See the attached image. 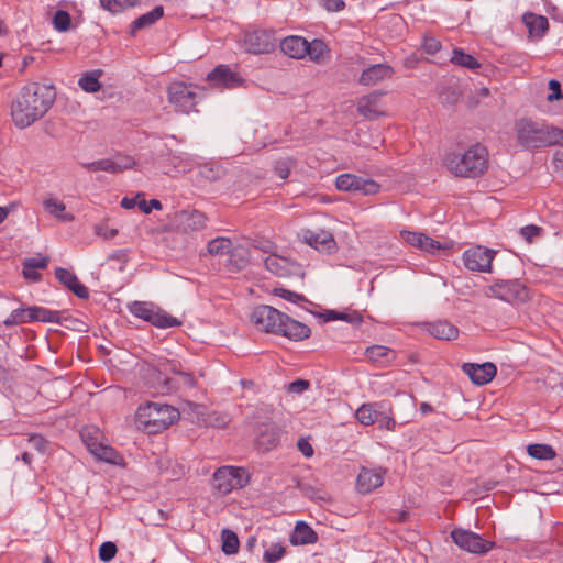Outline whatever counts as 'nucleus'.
Segmentation results:
<instances>
[{
	"label": "nucleus",
	"mask_w": 563,
	"mask_h": 563,
	"mask_svg": "<svg viewBox=\"0 0 563 563\" xmlns=\"http://www.w3.org/2000/svg\"><path fill=\"white\" fill-rule=\"evenodd\" d=\"M55 100L54 90L46 85L31 82L24 86L11 104V117L19 129L40 120Z\"/></svg>",
	"instance_id": "f257e3e1"
},
{
	"label": "nucleus",
	"mask_w": 563,
	"mask_h": 563,
	"mask_svg": "<svg viewBox=\"0 0 563 563\" xmlns=\"http://www.w3.org/2000/svg\"><path fill=\"white\" fill-rule=\"evenodd\" d=\"M251 320L258 330L283 335L294 341L307 339L311 334L307 324L266 305L256 307L251 314Z\"/></svg>",
	"instance_id": "f03ea898"
},
{
	"label": "nucleus",
	"mask_w": 563,
	"mask_h": 563,
	"mask_svg": "<svg viewBox=\"0 0 563 563\" xmlns=\"http://www.w3.org/2000/svg\"><path fill=\"white\" fill-rule=\"evenodd\" d=\"M517 142L527 150H537L563 142V130L543 120L520 118L514 125Z\"/></svg>",
	"instance_id": "7ed1b4c3"
},
{
	"label": "nucleus",
	"mask_w": 563,
	"mask_h": 563,
	"mask_svg": "<svg viewBox=\"0 0 563 563\" xmlns=\"http://www.w3.org/2000/svg\"><path fill=\"white\" fill-rule=\"evenodd\" d=\"M444 164L456 176L474 178L487 169L488 152L485 146L475 144L462 153L448 154Z\"/></svg>",
	"instance_id": "20e7f679"
},
{
	"label": "nucleus",
	"mask_w": 563,
	"mask_h": 563,
	"mask_svg": "<svg viewBox=\"0 0 563 563\" xmlns=\"http://www.w3.org/2000/svg\"><path fill=\"white\" fill-rule=\"evenodd\" d=\"M179 411L167 404L147 402L137 408L136 423L147 433H158L178 421Z\"/></svg>",
	"instance_id": "39448f33"
},
{
	"label": "nucleus",
	"mask_w": 563,
	"mask_h": 563,
	"mask_svg": "<svg viewBox=\"0 0 563 563\" xmlns=\"http://www.w3.org/2000/svg\"><path fill=\"white\" fill-rule=\"evenodd\" d=\"M168 102L176 112L189 114L197 111L203 89L184 81H173L167 88Z\"/></svg>",
	"instance_id": "423d86ee"
},
{
	"label": "nucleus",
	"mask_w": 563,
	"mask_h": 563,
	"mask_svg": "<svg viewBox=\"0 0 563 563\" xmlns=\"http://www.w3.org/2000/svg\"><path fill=\"white\" fill-rule=\"evenodd\" d=\"M249 474L243 467L221 466L212 476V486L220 495H228L234 489H240L249 484Z\"/></svg>",
	"instance_id": "0eeeda50"
},
{
	"label": "nucleus",
	"mask_w": 563,
	"mask_h": 563,
	"mask_svg": "<svg viewBox=\"0 0 563 563\" xmlns=\"http://www.w3.org/2000/svg\"><path fill=\"white\" fill-rule=\"evenodd\" d=\"M80 437L96 459L111 464L119 463L121 456L112 446L102 441L103 435L98 428L86 427L80 431Z\"/></svg>",
	"instance_id": "6e6552de"
},
{
	"label": "nucleus",
	"mask_w": 563,
	"mask_h": 563,
	"mask_svg": "<svg viewBox=\"0 0 563 563\" xmlns=\"http://www.w3.org/2000/svg\"><path fill=\"white\" fill-rule=\"evenodd\" d=\"M128 308L134 317L147 321L161 329L172 328L179 324V321L175 317L150 302L134 301L130 303Z\"/></svg>",
	"instance_id": "1a4fd4ad"
},
{
	"label": "nucleus",
	"mask_w": 563,
	"mask_h": 563,
	"mask_svg": "<svg viewBox=\"0 0 563 563\" xmlns=\"http://www.w3.org/2000/svg\"><path fill=\"white\" fill-rule=\"evenodd\" d=\"M451 538L461 550L478 555L488 553L495 545L478 533L462 528L453 529Z\"/></svg>",
	"instance_id": "9d476101"
},
{
	"label": "nucleus",
	"mask_w": 563,
	"mask_h": 563,
	"mask_svg": "<svg viewBox=\"0 0 563 563\" xmlns=\"http://www.w3.org/2000/svg\"><path fill=\"white\" fill-rule=\"evenodd\" d=\"M489 295L508 303L529 299L528 288L519 280H498L488 288Z\"/></svg>",
	"instance_id": "9b49d317"
},
{
	"label": "nucleus",
	"mask_w": 563,
	"mask_h": 563,
	"mask_svg": "<svg viewBox=\"0 0 563 563\" xmlns=\"http://www.w3.org/2000/svg\"><path fill=\"white\" fill-rule=\"evenodd\" d=\"M335 186L341 191H349L364 196H373L378 194L380 190V185L374 179L349 173L339 175L335 180Z\"/></svg>",
	"instance_id": "f8f14e48"
},
{
	"label": "nucleus",
	"mask_w": 563,
	"mask_h": 563,
	"mask_svg": "<svg viewBox=\"0 0 563 563\" xmlns=\"http://www.w3.org/2000/svg\"><path fill=\"white\" fill-rule=\"evenodd\" d=\"M495 254L496 251L493 249L475 245L464 251L462 261L468 271L490 273Z\"/></svg>",
	"instance_id": "ddd939ff"
},
{
	"label": "nucleus",
	"mask_w": 563,
	"mask_h": 563,
	"mask_svg": "<svg viewBox=\"0 0 563 563\" xmlns=\"http://www.w3.org/2000/svg\"><path fill=\"white\" fill-rule=\"evenodd\" d=\"M243 44L249 53L268 54L275 49L277 40L272 31L254 30L244 34Z\"/></svg>",
	"instance_id": "4468645a"
},
{
	"label": "nucleus",
	"mask_w": 563,
	"mask_h": 563,
	"mask_svg": "<svg viewBox=\"0 0 563 563\" xmlns=\"http://www.w3.org/2000/svg\"><path fill=\"white\" fill-rule=\"evenodd\" d=\"M264 263L266 269L278 277L296 276L302 278L305 275L301 265L284 256L271 254Z\"/></svg>",
	"instance_id": "2eb2a0df"
},
{
	"label": "nucleus",
	"mask_w": 563,
	"mask_h": 563,
	"mask_svg": "<svg viewBox=\"0 0 563 563\" xmlns=\"http://www.w3.org/2000/svg\"><path fill=\"white\" fill-rule=\"evenodd\" d=\"M135 165V161L130 156H117L114 158H103L84 164L89 172H107L111 174L121 173Z\"/></svg>",
	"instance_id": "dca6fc26"
},
{
	"label": "nucleus",
	"mask_w": 563,
	"mask_h": 563,
	"mask_svg": "<svg viewBox=\"0 0 563 563\" xmlns=\"http://www.w3.org/2000/svg\"><path fill=\"white\" fill-rule=\"evenodd\" d=\"M302 238L307 244L314 247L319 252L332 254L336 250V242L331 232L325 230H305Z\"/></svg>",
	"instance_id": "f3484780"
},
{
	"label": "nucleus",
	"mask_w": 563,
	"mask_h": 563,
	"mask_svg": "<svg viewBox=\"0 0 563 563\" xmlns=\"http://www.w3.org/2000/svg\"><path fill=\"white\" fill-rule=\"evenodd\" d=\"M462 369L470 379L478 386L488 384L495 377L497 372L495 364L490 362L483 364L465 363L462 366Z\"/></svg>",
	"instance_id": "a211bd4d"
},
{
	"label": "nucleus",
	"mask_w": 563,
	"mask_h": 563,
	"mask_svg": "<svg viewBox=\"0 0 563 563\" xmlns=\"http://www.w3.org/2000/svg\"><path fill=\"white\" fill-rule=\"evenodd\" d=\"M384 482V472L380 468L363 467L356 478V488L361 494H368L380 487Z\"/></svg>",
	"instance_id": "6ab92c4d"
},
{
	"label": "nucleus",
	"mask_w": 563,
	"mask_h": 563,
	"mask_svg": "<svg viewBox=\"0 0 563 563\" xmlns=\"http://www.w3.org/2000/svg\"><path fill=\"white\" fill-rule=\"evenodd\" d=\"M207 80L216 87L234 88L242 82V78L227 65H219L207 75Z\"/></svg>",
	"instance_id": "aec40b11"
},
{
	"label": "nucleus",
	"mask_w": 563,
	"mask_h": 563,
	"mask_svg": "<svg viewBox=\"0 0 563 563\" xmlns=\"http://www.w3.org/2000/svg\"><path fill=\"white\" fill-rule=\"evenodd\" d=\"M283 435L282 429L274 424H264L256 437L255 443L261 451H271L275 449L279 443Z\"/></svg>",
	"instance_id": "412c9836"
},
{
	"label": "nucleus",
	"mask_w": 563,
	"mask_h": 563,
	"mask_svg": "<svg viewBox=\"0 0 563 563\" xmlns=\"http://www.w3.org/2000/svg\"><path fill=\"white\" fill-rule=\"evenodd\" d=\"M279 47L285 55L297 59L303 58L309 53V42L297 35L285 37Z\"/></svg>",
	"instance_id": "4be33fe9"
},
{
	"label": "nucleus",
	"mask_w": 563,
	"mask_h": 563,
	"mask_svg": "<svg viewBox=\"0 0 563 563\" xmlns=\"http://www.w3.org/2000/svg\"><path fill=\"white\" fill-rule=\"evenodd\" d=\"M55 277L62 283L67 289L73 291L78 298L87 299L89 297L88 288L82 285L77 276L66 268L57 267L55 269Z\"/></svg>",
	"instance_id": "5701e85b"
},
{
	"label": "nucleus",
	"mask_w": 563,
	"mask_h": 563,
	"mask_svg": "<svg viewBox=\"0 0 563 563\" xmlns=\"http://www.w3.org/2000/svg\"><path fill=\"white\" fill-rule=\"evenodd\" d=\"M401 238L410 245L418 247L428 253H435L441 249L440 242L426 235L422 232L401 231Z\"/></svg>",
	"instance_id": "b1692460"
},
{
	"label": "nucleus",
	"mask_w": 563,
	"mask_h": 563,
	"mask_svg": "<svg viewBox=\"0 0 563 563\" xmlns=\"http://www.w3.org/2000/svg\"><path fill=\"white\" fill-rule=\"evenodd\" d=\"M394 74L393 68L387 64H375L363 70L360 82L366 86H373L379 81L390 78Z\"/></svg>",
	"instance_id": "393cba45"
},
{
	"label": "nucleus",
	"mask_w": 563,
	"mask_h": 563,
	"mask_svg": "<svg viewBox=\"0 0 563 563\" xmlns=\"http://www.w3.org/2000/svg\"><path fill=\"white\" fill-rule=\"evenodd\" d=\"M357 111L366 119L374 120L384 115L379 93H371L363 97L357 104Z\"/></svg>",
	"instance_id": "a878e982"
},
{
	"label": "nucleus",
	"mask_w": 563,
	"mask_h": 563,
	"mask_svg": "<svg viewBox=\"0 0 563 563\" xmlns=\"http://www.w3.org/2000/svg\"><path fill=\"white\" fill-rule=\"evenodd\" d=\"M318 541L317 532L305 521H298L290 536V543L294 545L314 544Z\"/></svg>",
	"instance_id": "bb28decb"
},
{
	"label": "nucleus",
	"mask_w": 563,
	"mask_h": 563,
	"mask_svg": "<svg viewBox=\"0 0 563 563\" xmlns=\"http://www.w3.org/2000/svg\"><path fill=\"white\" fill-rule=\"evenodd\" d=\"M522 21L527 26L529 34L537 38H542L549 29V21L543 15L526 13L522 16Z\"/></svg>",
	"instance_id": "cd10ccee"
},
{
	"label": "nucleus",
	"mask_w": 563,
	"mask_h": 563,
	"mask_svg": "<svg viewBox=\"0 0 563 563\" xmlns=\"http://www.w3.org/2000/svg\"><path fill=\"white\" fill-rule=\"evenodd\" d=\"M428 331L439 340H453L459 334V329L448 321L432 322L429 324Z\"/></svg>",
	"instance_id": "c85d7f7f"
},
{
	"label": "nucleus",
	"mask_w": 563,
	"mask_h": 563,
	"mask_svg": "<svg viewBox=\"0 0 563 563\" xmlns=\"http://www.w3.org/2000/svg\"><path fill=\"white\" fill-rule=\"evenodd\" d=\"M164 14V8L162 5H156L153 10L147 13L142 14L137 19H135L131 24V33L135 34L139 30L148 27L153 25L156 21H158Z\"/></svg>",
	"instance_id": "c756f323"
},
{
	"label": "nucleus",
	"mask_w": 563,
	"mask_h": 563,
	"mask_svg": "<svg viewBox=\"0 0 563 563\" xmlns=\"http://www.w3.org/2000/svg\"><path fill=\"white\" fill-rule=\"evenodd\" d=\"M44 209L54 218L63 222H70L74 220L71 213L66 212V206L64 202L58 201L54 198L44 200Z\"/></svg>",
	"instance_id": "7c9ffc66"
},
{
	"label": "nucleus",
	"mask_w": 563,
	"mask_h": 563,
	"mask_svg": "<svg viewBox=\"0 0 563 563\" xmlns=\"http://www.w3.org/2000/svg\"><path fill=\"white\" fill-rule=\"evenodd\" d=\"M228 255V265L234 272L243 269L249 264V251L242 245H235Z\"/></svg>",
	"instance_id": "2f4dec72"
},
{
	"label": "nucleus",
	"mask_w": 563,
	"mask_h": 563,
	"mask_svg": "<svg viewBox=\"0 0 563 563\" xmlns=\"http://www.w3.org/2000/svg\"><path fill=\"white\" fill-rule=\"evenodd\" d=\"M365 355L374 363L385 364L395 357V352L384 345H372L366 349Z\"/></svg>",
	"instance_id": "473e14b6"
},
{
	"label": "nucleus",
	"mask_w": 563,
	"mask_h": 563,
	"mask_svg": "<svg viewBox=\"0 0 563 563\" xmlns=\"http://www.w3.org/2000/svg\"><path fill=\"white\" fill-rule=\"evenodd\" d=\"M376 404H364L355 412L357 421L363 426H372L378 420L380 411Z\"/></svg>",
	"instance_id": "72a5a7b5"
},
{
	"label": "nucleus",
	"mask_w": 563,
	"mask_h": 563,
	"mask_svg": "<svg viewBox=\"0 0 563 563\" xmlns=\"http://www.w3.org/2000/svg\"><path fill=\"white\" fill-rule=\"evenodd\" d=\"M31 317L32 322L40 321V322H51V323H62L60 316L58 311L51 310L43 307H31Z\"/></svg>",
	"instance_id": "f704fd0d"
},
{
	"label": "nucleus",
	"mask_w": 563,
	"mask_h": 563,
	"mask_svg": "<svg viewBox=\"0 0 563 563\" xmlns=\"http://www.w3.org/2000/svg\"><path fill=\"white\" fill-rule=\"evenodd\" d=\"M451 62L454 65L474 70L481 67V64L477 59L467 53H465L462 48H454L451 57Z\"/></svg>",
	"instance_id": "c9c22d12"
},
{
	"label": "nucleus",
	"mask_w": 563,
	"mask_h": 563,
	"mask_svg": "<svg viewBox=\"0 0 563 563\" xmlns=\"http://www.w3.org/2000/svg\"><path fill=\"white\" fill-rule=\"evenodd\" d=\"M224 175V168L216 163H206L199 166L198 176L207 181H216Z\"/></svg>",
	"instance_id": "e433bc0d"
},
{
	"label": "nucleus",
	"mask_w": 563,
	"mask_h": 563,
	"mask_svg": "<svg viewBox=\"0 0 563 563\" xmlns=\"http://www.w3.org/2000/svg\"><path fill=\"white\" fill-rule=\"evenodd\" d=\"M527 452L531 457L542 461L552 460L556 455L554 449L551 445L544 443L529 444Z\"/></svg>",
	"instance_id": "4c0bfd02"
},
{
	"label": "nucleus",
	"mask_w": 563,
	"mask_h": 563,
	"mask_svg": "<svg viewBox=\"0 0 563 563\" xmlns=\"http://www.w3.org/2000/svg\"><path fill=\"white\" fill-rule=\"evenodd\" d=\"M234 246L229 238L219 236L208 243L207 250L211 255H224L229 254Z\"/></svg>",
	"instance_id": "58836bf2"
},
{
	"label": "nucleus",
	"mask_w": 563,
	"mask_h": 563,
	"mask_svg": "<svg viewBox=\"0 0 563 563\" xmlns=\"http://www.w3.org/2000/svg\"><path fill=\"white\" fill-rule=\"evenodd\" d=\"M32 312L31 307L24 308L20 307L18 309H14L9 317L3 321V324L5 327H13L22 323H29L32 322V319H30Z\"/></svg>",
	"instance_id": "ea45409f"
},
{
	"label": "nucleus",
	"mask_w": 563,
	"mask_h": 563,
	"mask_svg": "<svg viewBox=\"0 0 563 563\" xmlns=\"http://www.w3.org/2000/svg\"><path fill=\"white\" fill-rule=\"evenodd\" d=\"M222 551L227 555L235 554L239 551V539L235 532L230 529H223L221 532Z\"/></svg>",
	"instance_id": "a19ab883"
},
{
	"label": "nucleus",
	"mask_w": 563,
	"mask_h": 563,
	"mask_svg": "<svg viewBox=\"0 0 563 563\" xmlns=\"http://www.w3.org/2000/svg\"><path fill=\"white\" fill-rule=\"evenodd\" d=\"M100 71L87 73L79 78L78 85L86 92H97L101 88Z\"/></svg>",
	"instance_id": "79ce46f5"
},
{
	"label": "nucleus",
	"mask_w": 563,
	"mask_h": 563,
	"mask_svg": "<svg viewBox=\"0 0 563 563\" xmlns=\"http://www.w3.org/2000/svg\"><path fill=\"white\" fill-rule=\"evenodd\" d=\"M273 294L275 296H278V297L289 301V302H292V303H296L299 306H302L303 303L309 302V300L303 295L282 288V287L274 288Z\"/></svg>",
	"instance_id": "37998d69"
},
{
	"label": "nucleus",
	"mask_w": 563,
	"mask_h": 563,
	"mask_svg": "<svg viewBox=\"0 0 563 563\" xmlns=\"http://www.w3.org/2000/svg\"><path fill=\"white\" fill-rule=\"evenodd\" d=\"M53 26L58 32H67L71 26V16L65 10H57L53 16Z\"/></svg>",
	"instance_id": "c03bdc74"
},
{
	"label": "nucleus",
	"mask_w": 563,
	"mask_h": 563,
	"mask_svg": "<svg viewBox=\"0 0 563 563\" xmlns=\"http://www.w3.org/2000/svg\"><path fill=\"white\" fill-rule=\"evenodd\" d=\"M207 218L206 216L197 210H194L186 214L185 227L191 230H200L205 228Z\"/></svg>",
	"instance_id": "a18cd8bd"
},
{
	"label": "nucleus",
	"mask_w": 563,
	"mask_h": 563,
	"mask_svg": "<svg viewBox=\"0 0 563 563\" xmlns=\"http://www.w3.org/2000/svg\"><path fill=\"white\" fill-rule=\"evenodd\" d=\"M299 490L310 499H317V500H325V493L322 489H319L314 486H312L308 482H299L298 483Z\"/></svg>",
	"instance_id": "49530a36"
},
{
	"label": "nucleus",
	"mask_w": 563,
	"mask_h": 563,
	"mask_svg": "<svg viewBox=\"0 0 563 563\" xmlns=\"http://www.w3.org/2000/svg\"><path fill=\"white\" fill-rule=\"evenodd\" d=\"M284 554L285 548L280 543H274L264 552V561L266 563H275L279 561Z\"/></svg>",
	"instance_id": "de8ad7c7"
},
{
	"label": "nucleus",
	"mask_w": 563,
	"mask_h": 563,
	"mask_svg": "<svg viewBox=\"0 0 563 563\" xmlns=\"http://www.w3.org/2000/svg\"><path fill=\"white\" fill-rule=\"evenodd\" d=\"M117 551V545L113 542L106 541L99 548V559L102 562H109L115 556Z\"/></svg>",
	"instance_id": "09e8293b"
},
{
	"label": "nucleus",
	"mask_w": 563,
	"mask_h": 563,
	"mask_svg": "<svg viewBox=\"0 0 563 563\" xmlns=\"http://www.w3.org/2000/svg\"><path fill=\"white\" fill-rule=\"evenodd\" d=\"M49 258L47 256L27 257L23 261V266L34 269H44L47 267Z\"/></svg>",
	"instance_id": "8fccbe9b"
},
{
	"label": "nucleus",
	"mask_w": 563,
	"mask_h": 563,
	"mask_svg": "<svg viewBox=\"0 0 563 563\" xmlns=\"http://www.w3.org/2000/svg\"><path fill=\"white\" fill-rule=\"evenodd\" d=\"M158 368L162 373L164 374H167V373H173L175 375H179L181 373V364L177 361H170V360H166V361H163V362H159L158 363Z\"/></svg>",
	"instance_id": "3c124183"
},
{
	"label": "nucleus",
	"mask_w": 563,
	"mask_h": 563,
	"mask_svg": "<svg viewBox=\"0 0 563 563\" xmlns=\"http://www.w3.org/2000/svg\"><path fill=\"white\" fill-rule=\"evenodd\" d=\"M137 207L140 210L146 214L151 213L153 209L161 210L162 203L157 199H151L150 201H146L144 198V194H142V197L140 198L137 202Z\"/></svg>",
	"instance_id": "603ef678"
},
{
	"label": "nucleus",
	"mask_w": 563,
	"mask_h": 563,
	"mask_svg": "<svg viewBox=\"0 0 563 563\" xmlns=\"http://www.w3.org/2000/svg\"><path fill=\"white\" fill-rule=\"evenodd\" d=\"M325 51V46L321 41L309 43V53L307 54L312 60H319Z\"/></svg>",
	"instance_id": "864d4df0"
},
{
	"label": "nucleus",
	"mask_w": 563,
	"mask_h": 563,
	"mask_svg": "<svg viewBox=\"0 0 563 563\" xmlns=\"http://www.w3.org/2000/svg\"><path fill=\"white\" fill-rule=\"evenodd\" d=\"M100 7L113 14L121 13L124 10V4L121 0H99Z\"/></svg>",
	"instance_id": "5fc2aeb1"
},
{
	"label": "nucleus",
	"mask_w": 563,
	"mask_h": 563,
	"mask_svg": "<svg viewBox=\"0 0 563 563\" xmlns=\"http://www.w3.org/2000/svg\"><path fill=\"white\" fill-rule=\"evenodd\" d=\"M542 229L538 225L530 224L520 229V235L528 242H532L533 239L541 234Z\"/></svg>",
	"instance_id": "6e6d98bb"
},
{
	"label": "nucleus",
	"mask_w": 563,
	"mask_h": 563,
	"mask_svg": "<svg viewBox=\"0 0 563 563\" xmlns=\"http://www.w3.org/2000/svg\"><path fill=\"white\" fill-rule=\"evenodd\" d=\"M309 387H310L309 380L296 379L286 386V390L288 393H292V394H302L303 391L308 390Z\"/></svg>",
	"instance_id": "4d7b16f0"
},
{
	"label": "nucleus",
	"mask_w": 563,
	"mask_h": 563,
	"mask_svg": "<svg viewBox=\"0 0 563 563\" xmlns=\"http://www.w3.org/2000/svg\"><path fill=\"white\" fill-rule=\"evenodd\" d=\"M321 7L331 13L340 12L345 9L344 0H320Z\"/></svg>",
	"instance_id": "13d9d810"
},
{
	"label": "nucleus",
	"mask_w": 563,
	"mask_h": 563,
	"mask_svg": "<svg viewBox=\"0 0 563 563\" xmlns=\"http://www.w3.org/2000/svg\"><path fill=\"white\" fill-rule=\"evenodd\" d=\"M422 48L426 53L433 55L441 49V42L432 36L424 37Z\"/></svg>",
	"instance_id": "bf43d9fd"
},
{
	"label": "nucleus",
	"mask_w": 563,
	"mask_h": 563,
	"mask_svg": "<svg viewBox=\"0 0 563 563\" xmlns=\"http://www.w3.org/2000/svg\"><path fill=\"white\" fill-rule=\"evenodd\" d=\"M95 233L104 240H110L118 234V230L114 228H109L106 224H97L95 227Z\"/></svg>",
	"instance_id": "052dcab7"
},
{
	"label": "nucleus",
	"mask_w": 563,
	"mask_h": 563,
	"mask_svg": "<svg viewBox=\"0 0 563 563\" xmlns=\"http://www.w3.org/2000/svg\"><path fill=\"white\" fill-rule=\"evenodd\" d=\"M290 161H278L274 170L280 179H286L290 174Z\"/></svg>",
	"instance_id": "680f3d73"
},
{
	"label": "nucleus",
	"mask_w": 563,
	"mask_h": 563,
	"mask_svg": "<svg viewBox=\"0 0 563 563\" xmlns=\"http://www.w3.org/2000/svg\"><path fill=\"white\" fill-rule=\"evenodd\" d=\"M382 429H386L393 431L396 427V421L391 416L386 415L384 411H380V416H378V420L376 421Z\"/></svg>",
	"instance_id": "e2e57ef3"
},
{
	"label": "nucleus",
	"mask_w": 563,
	"mask_h": 563,
	"mask_svg": "<svg viewBox=\"0 0 563 563\" xmlns=\"http://www.w3.org/2000/svg\"><path fill=\"white\" fill-rule=\"evenodd\" d=\"M549 89L551 90V93L548 95V101L551 102L563 98V93L561 92V85L558 80H550Z\"/></svg>",
	"instance_id": "0e129e2a"
},
{
	"label": "nucleus",
	"mask_w": 563,
	"mask_h": 563,
	"mask_svg": "<svg viewBox=\"0 0 563 563\" xmlns=\"http://www.w3.org/2000/svg\"><path fill=\"white\" fill-rule=\"evenodd\" d=\"M29 444L38 452H44L46 448V440L40 434H31L27 438Z\"/></svg>",
	"instance_id": "69168bd1"
},
{
	"label": "nucleus",
	"mask_w": 563,
	"mask_h": 563,
	"mask_svg": "<svg viewBox=\"0 0 563 563\" xmlns=\"http://www.w3.org/2000/svg\"><path fill=\"white\" fill-rule=\"evenodd\" d=\"M338 320L346 321L352 324H360L363 321V317L356 312H339Z\"/></svg>",
	"instance_id": "338daca9"
},
{
	"label": "nucleus",
	"mask_w": 563,
	"mask_h": 563,
	"mask_svg": "<svg viewBox=\"0 0 563 563\" xmlns=\"http://www.w3.org/2000/svg\"><path fill=\"white\" fill-rule=\"evenodd\" d=\"M561 147L553 154L552 164L556 172H563V142H560Z\"/></svg>",
	"instance_id": "774afa93"
}]
</instances>
